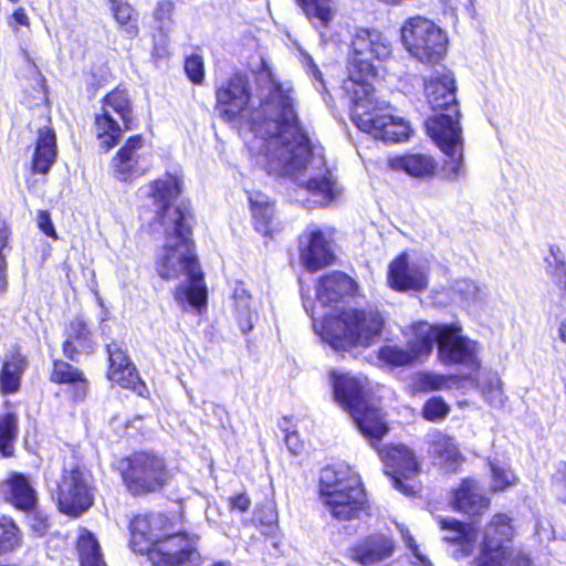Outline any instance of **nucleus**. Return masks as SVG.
<instances>
[{
  "label": "nucleus",
  "mask_w": 566,
  "mask_h": 566,
  "mask_svg": "<svg viewBox=\"0 0 566 566\" xmlns=\"http://www.w3.org/2000/svg\"><path fill=\"white\" fill-rule=\"evenodd\" d=\"M216 98V108L223 119L249 125L254 134L249 148L263 157L269 174L291 177L321 205L338 196L324 156L313 150L300 124L291 82L280 81L263 62L255 76L254 94L248 76L235 73L217 88Z\"/></svg>",
  "instance_id": "1"
},
{
  "label": "nucleus",
  "mask_w": 566,
  "mask_h": 566,
  "mask_svg": "<svg viewBox=\"0 0 566 566\" xmlns=\"http://www.w3.org/2000/svg\"><path fill=\"white\" fill-rule=\"evenodd\" d=\"M179 193L180 180L171 175L139 189L142 197L154 199L158 220L164 228L165 244L157 255V273L164 280L185 275L186 281L177 286L175 298L180 304L200 307L206 304L207 289L193 252L191 213L186 205H174Z\"/></svg>",
  "instance_id": "2"
},
{
  "label": "nucleus",
  "mask_w": 566,
  "mask_h": 566,
  "mask_svg": "<svg viewBox=\"0 0 566 566\" xmlns=\"http://www.w3.org/2000/svg\"><path fill=\"white\" fill-rule=\"evenodd\" d=\"M388 39L375 29H358L352 39L348 54V78L343 88L353 102L352 118L356 126L376 139L402 142L410 135V125L387 113L388 104L374 97L370 80L375 77V60L389 56Z\"/></svg>",
  "instance_id": "3"
},
{
  "label": "nucleus",
  "mask_w": 566,
  "mask_h": 566,
  "mask_svg": "<svg viewBox=\"0 0 566 566\" xmlns=\"http://www.w3.org/2000/svg\"><path fill=\"white\" fill-rule=\"evenodd\" d=\"M455 91L453 74L444 67L436 70L424 82L427 102L436 113L426 120V128L444 155L441 171L450 181L467 175L461 113Z\"/></svg>",
  "instance_id": "4"
},
{
  "label": "nucleus",
  "mask_w": 566,
  "mask_h": 566,
  "mask_svg": "<svg viewBox=\"0 0 566 566\" xmlns=\"http://www.w3.org/2000/svg\"><path fill=\"white\" fill-rule=\"evenodd\" d=\"M170 525L161 513L136 516L130 522V546L146 554L154 566H198L196 539L185 534H168Z\"/></svg>",
  "instance_id": "5"
},
{
  "label": "nucleus",
  "mask_w": 566,
  "mask_h": 566,
  "mask_svg": "<svg viewBox=\"0 0 566 566\" xmlns=\"http://www.w3.org/2000/svg\"><path fill=\"white\" fill-rule=\"evenodd\" d=\"M385 327L382 314L374 308H349L339 316L325 318L321 336L335 350L352 346L369 347L381 337Z\"/></svg>",
  "instance_id": "6"
},
{
  "label": "nucleus",
  "mask_w": 566,
  "mask_h": 566,
  "mask_svg": "<svg viewBox=\"0 0 566 566\" xmlns=\"http://www.w3.org/2000/svg\"><path fill=\"white\" fill-rule=\"evenodd\" d=\"M319 497L338 521L358 517L366 503L359 474L348 465L325 467L319 473Z\"/></svg>",
  "instance_id": "7"
},
{
  "label": "nucleus",
  "mask_w": 566,
  "mask_h": 566,
  "mask_svg": "<svg viewBox=\"0 0 566 566\" xmlns=\"http://www.w3.org/2000/svg\"><path fill=\"white\" fill-rule=\"evenodd\" d=\"M334 396L349 411L361 434L371 443L388 431L381 410L368 398L365 381L347 374L331 373Z\"/></svg>",
  "instance_id": "8"
},
{
  "label": "nucleus",
  "mask_w": 566,
  "mask_h": 566,
  "mask_svg": "<svg viewBox=\"0 0 566 566\" xmlns=\"http://www.w3.org/2000/svg\"><path fill=\"white\" fill-rule=\"evenodd\" d=\"M429 355L434 344L438 346V357L444 365H462L471 370L481 367L479 358L480 345L478 342L464 336L458 323L429 324Z\"/></svg>",
  "instance_id": "9"
},
{
  "label": "nucleus",
  "mask_w": 566,
  "mask_h": 566,
  "mask_svg": "<svg viewBox=\"0 0 566 566\" xmlns=\"http://www.w3.org/2000/svg\"><path fill=\"white\" fill-rule=\"evenodd\" d=\"M134 113L129 92L117 86L102 99L101 112L95 116L99 145L105 150L115 146L124 132L133 129Z\"/></svg>",
  "instance_id": "10"
},
{
  "label": "nucleus",
  "mask_w": 566,
  "mask_h": 566,
  "mask_svg": "<svg viewBox=\"0 0 566 566\" xmlns=\"http://www.w3.org/2000/svg\"><path fill=\"white\" fill-rule=\"evenodd\" d=\"M513 528L510 518L496 514L486 525L475 566H532L531 559L510 547Z\"/></svg>",
  "instance_id": "11"
},
{
  "label": "nucleus",
  "mask_w": 566,
  "mask_h": 566,
  "mask_svg": "<svg viewBox=\"0 0 566 566\" xmlns=\"http://www.w3.org/2000/svg\"><path fill=\"white\" fill-rule=\"evenodd\" d=\"M400 34L406 50L422 63H438L447 52L446 33L424 17L416 15L406 20Z\"/></svg>",
  "instance_id": "12"
},
{
  "label": "nucleus",
  "mask_w": 566,
  "mask_h": 566,
  "mask_svg": "<svg viewBox=\"0 0 566 566\" xmlns=\"http://www.w3.org/2000/svg\"><path fill=\"white\" fill-rule=\"evenodd\" d=\"M116 468L133 495H144L160 490L167 480L164 460L154 453L136 452L117 461Z\"/></svg>",
  "instance_id": "13"
},
{
  "label": "nucleus",
  "mask_w": 566,
  "mask_h": 566,
  "mask_svg": "<svg viewBox=\"0 0 566 566\" xmlns=\"http://www.w3.org/2000/svg\"><path fill=\"white\" fill-rule=\"evenodd\" d=\"M59 510L71 517H80L94 503L91 475L80 467L64 470L57 484Z\"/></svg>",
  "instance_id": "14"
},
{
  "label": "nucleus",
  "mask_w": 566,
  "mask_h": 566,
  "mask_svg": "<svg viewBox=\"0 0 566 566\" xmlns=\"http://www.w3.org/2000/svg\"><path fill=\"white\" fill-rule=\"evenodd\" d=\"M427 322L412 324L405 335L408 337L406 347L398 345H384L378 350V358L386 365L402 367L413 363L421 357L429 356V336Z\"/></svg>",
  "instance_id": "15"
},
{
  "label": "nucleus",
  "mask_w": 566,
  "mask_h": 566,
  "mask_svg": "<svg viewBox=\"0 0 566 566\" xmlns=\"http://www.w3.org/2000/svg\"><path fill=\"white\" fill-rule=\"evenodd\" d=\"M379 457L385 464V473L389 476L391 485L402 494H413V486L402 481V479L413 478L420 470L413 452L406 446L395 444L380 449Z\"/></svg>",
  "instance_id": "16"
},
{
  "label": "nucleus",
  "mask_w": 566,
  "mask_h": 566,
  "mask_svg": "<svg viewBox=\"0 0 566 566\" xmlns=\"http://www.w3.org/2000/svg\"><path fill=\"white\" fill-rule=\"evenodd\" d=\"M150 167L151 156L140 135L129 137L112 160L115 178L125 182L142 177Z\"/></svg>",
  "instance_id": "17"
},
{
  "label": "nucleus",
  "mask_w": 566,
  "mask_h": 566,
  "mask_svg": "<svg viewBox=\"0 0 566 566\" xmlns=\"http://www.w3.org/2000/svg\"><path fill=\"white\" fill-rule=\"evenodd\" d=\"M300 245L301 260L308 271H318L333 262L331 241L318 227H307L300 238Z\"/></svg>",
  "instance_id": "18"
},
{
  "label": "nucleus",
  "mask_w": 566,
  "mask_h": 566,
  "mask_svg": "<svg viewBox=\"0 0 566 566\" xmlns=\"http://www.w3.org/2000/svg\"><path fill=\"white\" fill-rule=\"evenodd\" d=\"M388 283L396 291H422L428 279L424 270L418 264H410L408 254L403 252L389 264Z\"/></svg>",
  "instance_id": "19"
},
{
  "label": "nucleus",
  "mask_w": 566,
  "mask_h": 566,
  "mask_svg": "<svg viewBox=\"0 0 566 566\" xmlns=\"http://www.w3.org/2000/svg\"><path fill=\"white\" fill-rule=\"evenodd\" d=\"M394 547L390 538L384 535H373L354 546L350 549V556L363 566H371L390 557Z\"/></svg>",
  "instance_id": "20"
},
{
  "label": "nucleus",
  "mask_w": 566,
  "mask_h": 566,
  "mask_svg": "<svg viewBox=\"0 0 566 566\" xmlns=\"http://www.w3.org/2000/svg\"><path fill=\"white\" fill-rule=\"evenodd\" d=\"M440 525L442 530L449 532L443 539L454 545V558H464L473 553L478 535L472 526L455 520H441Z\"/></svg>",
  "instance_id": "21"
},
{
  "label": "nucleus",
  "mask_w": 566,
  "mask_h": 566,
  "mask_svg": "<svg viewBox=\"0 0 566 566\" xmlns=\"http://www.w3.org/2000/svg\"><path fill=\"white\" fill-rule=\"evenodd\" d=\"M355 286V282L348 275L335 271L321 277L316 290V298L323 306H328L352 293Z\"/></svg>",
  "instance_id": "22"
},
{
  "label": "nucleus",
  "mask_w": 566,
  "mask_h": 566,
  "mask_svg": "<svg viewBox=\"0 0 566 566\" xmlns=\"http://www.w3.org/2000/svg\"><path fill=\"white\" fill-rule=\"evenodd\" d=\"M489 499L482 494L478 483L472 479H465L454 491L452 506L468 515H480L489 506Z\"/></svg>",
  "instance_id": "23"
},
{
  "label": "nucleus",
  "mask_w": 566,
  "mask_h": 566,
  "mask_svg": "<svg viewBox=\"0 0 566 566\" xmlns=\"http://www.w3.org/2000/svg\"><path fill=\"white\" fill-rule=\"evenodd\" d=\"M57 156L56 136L52 128H39L32 156V171L48 174Z\"/></svg>",
  "instance_id": "24"
},
{
  "label": "nucleus",
  "mask_w": 566,
  "mask_h": 566,
  "mask_svg": "<svg viewBox=\"0 0 566 566\" xmlns=\"http://www.w3.org/2000/svg\"><path fill=\"white\" fill-rule=\"evenodd\" d=\"M389 166L394 170L405 171L411 177L424 178L433 175L437 164L429 155L407 154L390 158Z\"/></svg>",
  "instance_id": "25"
},
{
  "label": "nucleus",
  "mask_w": 566,
  "mask_h": 566,
  "mask_svg": "<svg viewBox=\"0 0 566 566\" xmlns=\"http://www.w3.org/2000/svg\"><path fill=\"white\" fill-rule=\"evenodd\" d=\"M232 298L238 324L243 333H248L253 328L258 313L254 302L242 282L235 283Z\"/></svg>",
  "instance_id": "26"
},
{
  "label": "nucleus",
  "mask_w": 566,
  "mask_h": 566,
  "mask_svg": "<svg viewBox=\"0 0 566 566\" xmlns=\"http://www.w3.org/2000/svg\"><path fill=\"white\" fill-rule=\"evenodd\" d=\"M51 380L74 387V399L82 400L86 396L87 382L83 373L64 360H54Z\"/></svg>",
  "instance_id": "27"
},
{
  "label": "nucleus",
  "mask_w": 566,
  "mask_h": 566,
  "mask_svg": "<svg viewBox=\"0 0 566 566\" xmlns=\"http://www.w3.org/2000/svg\"><path fill=\"white\" fill-rule=\"evenodd\" d=\"M429 453L447 470H455L460 461L459 449L453 440L442 432H434L430 436Z\"/></svg>",
  "instance_id": "28"
},
{
  "label": "nucleus",
  "mask_w": 566,
  "mask_h": 566,
  "mask_svg": "<svg viewBox=\"0 0 566 566\" xmlns=\"http://www.w3.org/2000/svg\"><path fill=\"white\" fill-rule=\"evenodd\" d=\"M249 202L255 230L266 235L273 230L274 207L269 197L260 191L249 192Z\"/></svg>",
  "instance_id": "29"
},
{
  "label": "nucleus",
  "mask_w": 566,
  "mask_h": 566,
  "mask_svg": "<svg viewBox=\"0 0 566 566\" xmlns=\"http://www.w3.org/2000/svg\"><path fill=\"white\" fill-rule=\"evenodd\" d=\"M315 28H327L336 15L334 0H294Z\"/></svg>",
  "instance_id": "30"
},
{
  "label": "nucleus",
  "mask_w": 566,
  "mask_h": 566,
  "mask_svg": "<svg viewBox=\"0 0 566 566\" xmlns=\"http://www.w3.org/2000/svg\"><path fill=\"white\" fill-rule=\"evenodd\" d=\"M27 366L24 356L13 352L3 361L0 374V387L6 392H14L20 386V377Z\"/></svg>",
  "instance_id": "31"
},
{
  "label": "nucleus",
  "mask_w": 566,
  "mask_h": 566,
  "mask_svg": "<svg viewBox=\"0 0 566 566\" xmlns=\"http://www.w3.org/2000/svg\"><path fill=\"white\" fill-rule=\"evenodd\" d=\"M10 500L20 510H31L35 504V492L22 474H14L7 482Z\"/></svg>",
  "instance_id": "32"
},
{
  "label": "nucleus",
  "mask_w": 566,
  "mask_h": 566,
  "mask_svg": "<svg viewBox=\"0 0 566 566\" xmlns=\"http://www.w3.org/2000/svg\"><path fill=\"white\" fill-rule=\"evenodd\" d=\"M18 437V417L8 412L0 417V453L8 458L13 455L14 441Z\"/></svg>",
  "instance_id": "33"
},
{
  "label": "nucleus",
  "mask_w": 566,
  "mask_h": 566,
  "mask_svg": "<svg viewBox=\"0 0 566 566\" xmlns=\"http://www.w3.org/2000/svg\"><path fill=\"white\" fill-rule=\"evenodd\" d=\"M112 11L119 28L130 38L138 34L137 19L133 17V8L126 3L111 0Z\"/></svg>",
  "instance_id": "34"
},
{
  "label": "nucleus",
  "mask_w": 566,
  "mask_h": 566,
  "mask_svg": "<svg viewBox=\"0 0 566 566\" xmlns=\"http://www.w3.org/2000/svg\"><path fill=\"white\" fill-rule=\"evenodd\" d=\"M154 19L157 30L168 35L176 25L175 3L169 0L159 1L154 10Z\"/></svg>",
  "instance_id": "35"
},
{
  "label": "nucleus",
  "mask_w": 566,
  "mask_h": 566,
  "mask_svg": "<svg viewBox=\"0 0 566 566\" xmlns=\"http://www.w3.org/2000/svg\"><path fill=\"white\" fill-rule=\"evenodd\" d=\"M21 535L15 523L8 518L0 520V555L12 552L20 546Z\"/></svg>",
  "instance_id": "36"
},
{
  "label": "nucleus",
  "mask_w": 566,
  "mask_h": 566,
  "mask_svg": "<svg viewBox=\"0 0 566 566\" xmlns=\"http://www.w3.org/2000/svg\"><path fill=\"white\" fill-rule=\"evenodd\" d=\"M450 378L431 373H421L415 377L413 388L417 391H433L448 388Z\"/></svg>",
  "instance_id": "37"
},
{
  "label": "nucleus",
  "mask_w": 566,
  "mask_h": 566,
  "mask_svg": "<svg viewBox=\"0 0 566 566\" xmlns=\"http://www.w3.org/2000/svg\"><path fill=\"white\" fill-rule=\"evenodd\" d=\"M67 338L75 340L82 350H90L93 347L91 333L84 319L76 317L67 327Z\"/></svg>",
  "instance_id": "38"
},
{
  "label": "nucleus",
  "mask_w": 566,
  "mask_h": 566,
  "mask_svg": "<svg viewBox=\"0 0 566 566\" xmlns=\"http://www.w3.org/2000/svg\"><path fill=\"white\" fill-rule=\"evenodd\" d=\"M109 368L107 377L109 380H119V370L126 367V365H133L125 352L116 344L112 343L107 345Z\"/></svg>",
  "instance_id": "39"
},
{
  "label": "nucleus",
  "mask_w": 566,
  "mask_h": 566,
  "mask_svg": "<svg viewBox=\"0 0 566 566\" xmlns=\"http://www.w3.org/2000/svg\"><path fill=\"white\" fill-rule=\"evenodd\" d=\"M492 473V489L493 491H504L513 485L516 481L515 474L505 465L499 463H490Z\"/></svg>",
  "instance_id": "40"
},
{
  "label": "nucleus",
  "mask_w": 566,
  "mask_h": 566,
  "mask_svg": "<svg viewBox=\"0 0 566 566\" xmlns=\"http://www.w3.org/2000/svg\"><path fill=\"white\" fill-rule=\"evenodd\" d=\"M118 374V377L123 379L112 380L113 382L118 384L123 388L132 389L133 391H136L140 396L143 395L144 390H146V386L140 380L134 365H126V367L120 369Z\"/></svg>",
  "instance_id": "41"
},
{
  "label": "nucleus",
  "mask_w": 566,
  "mask_h": 566,
  "mask_svg": "<svg viewBox=\"0 0 566 566\" xmlns=\"http://www.w3.org/2000/svg\"><path fill=\"white\" fill-rule=\"evenodd\" d=\"M482 392L485 400L494 407H502L505 402L502 381L497 376H492L482 386Z\"/></svg>",
  "instance_id": "42"
},
{
  "label": "nucleus",
  "mask_w": 566,
  "mask_h": 566,
  "mask_svg": "<svg viewBox=\"0 0 566 566\" xmlns=\"http://www.w3.org/2000/svg\"><path fill=\"white\" fill-rule=\"evenodd\" d=\"M300 55H301V63L303 64L304 69L306 70L307 74L312 76L313 84L317 91H325V82L323 80V74L316 63L314 62L313 57L305 52L304 50L300 49Z\"/></svg>",
  "instance_id": "43"
},
{
  "label": "nucleus",
  "mask_w": 566,
  "mask_h": 566,
  "mask_svg": "<svg viewBox=\"0 0 566 566\" xmlns=\"http://www.w3.org/2000/svg\"><path fill=\"white\" fill-rule=\"evenodd\" d=\"M448 411L449 407L444 400L442 398L434 397L424 403L422 415L430 421H438L444 418Z\"/></svg>",
  "instance_id": "44"
},
{
  "label": "nucleus",
  "mask_w": 566,
  "mask_h": 566,
  "mask_svg": "<svg viewBox=\"0 0 566 566\" xmlns=\"http://www.w3.org/2000/svg\"><path fill=\"white\" fill-rule=\"evenodd\" d=\"M77 551L81 558H85L87 560L90 555L99 554V544L92 533L84 531L78 537L77 541Z\"/></svg>",
  "instance_id": "45"
},
{
  "label": "nucleus",
  "mask_w": 566,
  "mask_h": 566,
  "mask_svg": "<svg viewBox=\"0 0 566 566\" xmlns=\"http://www.w3.org/2000/svg\"><path fill=\"white\" fill-rule=\"evenodd\" d=\"M185 71L188 77L195 83L200 84L205 78L203 61L198 55L187 57L185 62Z\"/></svg>",
  "instance_id": "46"
},
{
  "label": "nucleus",
  "mask_w": 566,
  "mask_h": 566,
  "mask_svg": "<svg viewBox=\"0 0 566 566\" xmlns=\"http://www.w3.org/2000/svg\"><path fill=\"white\" fill-rule=\"evenodd\" d=\"M553 261L546 259L547 272L559 286L566 289V264L558 260V258L552 253Z\"/></svg>",
  "instance_id": "47"
},
{
  "label": "nucleus",
  "mask_w": 566,
  "mask_h": 566,
  "mask_svg": "<svg viewBox=\"0 0 566 566\" xmlns=\"http://www.w3.org/2000/svg\"><path fill=\"white\" fill-rule=\"evenodd\" d=\"M453 289L467 301H478L482 293L478 284L471 280H459Z\"/></svg>",
  "instance_id": "48"
},
{
  "label": "nucleus",
  "mask_w": 566,
  "mask_h": 566,
  "mask_svg": "<svg viewBox=\"0 0 566 566\" xmlns=\"http://www.w3.org/2000/svg\"><path fill=\"white\" fill-rule=\"evenodd\" d=\"M10 235V230L8 224L4 221L0 220V290H3L7 285V277H6V259L2 254V251L4 247L8 243Z\"/></svg>",
  "instance_id": "49"
},
{
  "label": "nucleus",
  "mask_w": 566,
  "mask_h": 566,
  "mask_svg": "<svg viewBox=\"0 0 566 566\" xmlns=\"http://www.w3.org/2000/svg\"><path fill=\"white\" fill-rule=\"evenodd\" d=\"M36 222H38V227L48 235V237H51L53 239H56L57 235H56V232H55V229H54V226L52 223V220H51V217H50V213L45 210H41L39 211L38 213V218H36Z\"/></svg>",
  "instance_id": "50"
},
{
  "label": "nucleus",
  "mask_w": 566,
  "mask_h": 566,
  "mask_svg": "<svg viewBox=\"0 0 566 566\" xmlns=\"http://www.w3.org/2000/svg\"><path fill=\"white\" fill-rule=\"evenodd\" d=\"M231 510H238L240 512H245L250 506V499L247 494L241 493L229 499Z\"/></svg>",
  "instance_id": "51"
},
{
  "label": "nucleus",
  "mask_w": 566,
  "mask_h": 566,
  "mask_svg": "<svg viewBox=\"0 0 566 566\" xmlns=\"http://www.w3.org/2000/svg\"><path fill=\"white\" fill-rule=\"evenodd\" d=\"M440 2L451 12L459 10L460 8L469 9L472 6L471 0H440Z\"/></svg>",
  "instance_id": "52"
},
{
  "label": "nucleus",
  "mask_w": 566,
  "mask_h": 566,
  "mask_svg": "<svg viewBox=\"0 0 566 566\" xmlns=\"http://www.w3.org/2000/svg\"><path fill=\"white\" fill-rule=\"evenodd\" d=\"M80 350L81 349L75 340H72L70 338L65 339L63 344V353L69 359L76 360V356Z\"/></svg>",
  "instance_id": "53"
},
{
  "label": "nucleus",
  "mask_w": 566,
  "mask_h": 566,
  "mask_svg": "<svg viewBox=\"0 0 566 566\" xmlns=\"http://www.w3.org/2000/svg\"><path fill=\"white\" fill-rule=\"evenodd\" d=\"M285 443L293 454H297L302 447L298 434L296 432L286 433Z\"/></svg>",
  "instance_id": "54"
},
{
  "label": "nucleus",
  "mask_w": 566,
  "mask_h": 566,
  "mask_svg": "<svg viewBox=\"0 0 566 566\" xmlns=\"http://www.w3.org/2000/svg\"><path fill=\"white\" fill-rule=\"evenodd\" d=\"M11 18L15 24L28 27L30 24L29 17L23 8H18L11 14Z\"/></svg>",
  "instance_id": "55"
},
{
  "label": "nucleus",
  "mask_w": 566,
  "mask_h": 566,
  "mask_svg": "<svg viewBox=\"0 0 566 566\" xmlns=\"http://www.w3.org/2000/svg\"><path fill=\"white\" fill-rule=\"evenodd\" d=\"M401 535H402V538H403V542L405 544L411 549V552L413 553V555L421 559V556L420 554L418 553V546L413 539V537L411 536V534L409 533L408 530H401Z\"/></svg>",
  "instance_id": "56"
},
{
  "label": "nucleus",
  "mask_w": 566,
  "mask_h": 566,
  "mask_svg": "<svg viewBox=\"0 0 566 566\" xmlns=\"http://www.w3.org/2000/svg\"><path fill=\"white\" fill-rule=\"evenodd\" d=\"M81 566H106L105 562L102 558L101 553L95 555H90L87 560L85 558H81Z\"/></svg>",
  "instance_id": "57"
},
{
  "label": "nucleus",
  "mask_w": 566,
  "mask_h": 566,
  "mask_svg": "<svg viewBox=\"0 0 566 566\" xmlns=\"http://www.w3.org/2000/svg\"><path fill=\"white\" fill-rule=\"evenodd\" d=\"M32 527L39 535H43L48 530L46 520H41L38 524H33Z\"/></svg>",
  "instance_id": "58"
},
{
  "label": "nucleus",
  "mask_w": 566,
  "mask_h": 566,
  "mask_svg": "<svg viewBox=\"0 0 566 566\" xmlns=\"http://www.w3.org/2000/svg\"><path fill=\"white\" fill-rule=\"evenodd\" d=\"M559 338L566 343V318L560 323L558 328Z\"/></svg>",
  "instance_id": "59"
},
{
  "label": "nucleus",
  "mask_w": 566,
  "mask_h": 566,
  "mask_svg": "<svg viewBox=\"0 0 566 566\" xmlns=\"http://www.w3.org/2000/svg\"><path fill=\"white\" fill-rule=\"evenodd\" d=\"M9 1L12 2V3L19 2V0H9Z\"/></svg>",
  "instance_id": "60"
}]
</instances>
